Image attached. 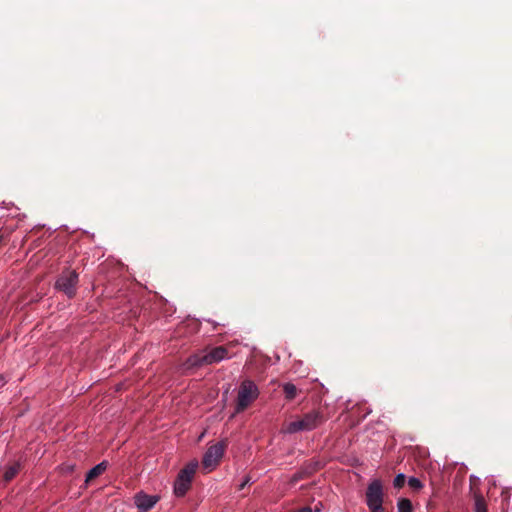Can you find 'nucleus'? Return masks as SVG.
Masks as SVG:
<instances>
[{
    "instance_id": "4",
    "label": "nucleus",
    "mask_w": 512,
    "mask_h": 512,
    "mask_svg": "<svg viewBox=\"0 0 512 512\" xmlns=\"http://www.w3.org/2000/svg\"><path fill=\"white\" fill-rule=\"evenodd\" d=\"M78 284V273L74 270H64L55 282V288L63 292L68 298L76 294Z\"/></svg>"
},
{
    "instance_id": "6",
    "label": "nucleus",
    "mask_w": 512,
    "mask_h": 512,
    "mask_svg": "<svg viewBox=\"0 0 512 512\" xmlns=\"http://www.w3.org/2000/svg\"><path fill=\"white\" fill-rule=\"evenodd\" d=\"M322 468L323 463L319 460L313 459L307 461L301 466L300 470L291 477V483L295 484L300 480L306 479Z\"/></svg>"
},
{
    "instance_id": "14",
    "label": "nucleus",
    "mask_w": 512,
    "mask_h": 512,
    "mask_svg": "<svg viewBox=\"0 0 512 512\" xmlns=\"http://www.w3.org/2000/svg\"><path fill=\"white\" fill-rule=\"evenodd\" d=\"M283 392L285 394V398L289 401L293 400L297 396V388L292 383H285L283 385Z\"/></svg>"
},
{
    "instance_id": "18",
    "label": "nucleus",
    "mask_w": 512,
    "mask_h": 512,
    "mask_svg": "<svg viewBox=\"0 0 512 512\" xmlns=\"http://www.w3.org/2000/svg\"><path fill=\"white\" fill-rule=\"evenodd\" d=\"M408 485L414 490H419L423 487V484L421 483V481L415 477L409 478Z\"/></svg>"
},
{
    "instance_id": "17",
    "label": "nucleus",
    "mask_w": 512,
    "mask_h": 512,
    "mask_svg": "<svg viewBox=\"0 0 512 512\" xmlns=\"http://www.w3.org/2000/svg\"><path fill=\"white\" fill-rule=\"evenodd\" d=\"M406 482V477L404 474H398L393 481V485L395 488H402Z\"/></svg>"
},
{
    "instance_id": "16",
    "label": "nucleus",
    "mask_w": 512,
    "mask_h": 512,
    "mask_svg": "<svg viewBox=\"0 0 512 512\" xmlns=\"http://www.w3.org/2000/svg\"><path fill=\"white\" fill-rule=\"evenodd\" d=\"M475 512H487L486 502L481 494H475Z\"/></svg>"
},
{
    "instance_id": "13",
    "label": "nucleus",
    "mask_w": 512,
    "mask_h": 512,
    "mask_svg": "<svg viewBox=\"0 0 512 512\" xmlns=\"http://www.w3.org/2000/svg\"><path fill=\"white\" fill-rule=\"evenodd\" d=\"M21 465L18 462H14L9 465L4 471V479L5 481H11L20 471Z\"/></svg>"
},
{
    "instance_id": "12",
    "label": "nucleus",
    "mask_w": 512,
    "mask_h": 512,
    "mask_svg": "<svg viewBox=\"0 0 512 512\" xmlns=\"http://www.w3.org/2000/svg\"><path fill=\"white\" fill-rule=\"evenodd\" d=\"M197 468H198V462L197 461H191L183 469H181L178 474L181 475V477H184L186 479H190V481H192L193 476L196 473Z\"/></svg>"
},
{
    "instance_id": "2",
    "label": "nucleus",
    "mask_w": 512,
    "mask_h": 512,
    "mask_svg": "<svg viewBox=\"0 0 512 512\" xmlns=\"http://www.w3.org/2000/svg\"><path fill=\"white\" fill-rule=\"evenodd\" d=\"M384 491L379 479L371 481L365 492V502L370 512H389L384 506Z\"/></svg>"
},
{
    "instance_id": "20",
    "label": "nucleus",
    "mask_w": 512,
    "mask_h": 512,
    "mask_svg": "<svg viewBox=\"0 0 512 512\" xmlns=\"http://www.w3.org/2000/svg\"><path fill=\"white\" fill-rule=\"evenodd\" d=\"M5 242V234L0 230V246Z\"/></svg>"
},
{
    "instance_id": "1",
    "label": "nucleus",
    "mask_w": 512,
    "mask_h": 512,
    "mask_svg": "<svg viewBox=\"0 0 512 512\" xmlns=\"http://www.w3.org/2000/svg\"><path fill=\"white\" fill-rule=\"evenodd\" d=\"M325 420L324 415L320 411L313 410L304 414L302 418L288 423L284 431L289 434L311 431L324 423Z\"/></svg>"
},
{
    "instance_id": "8",
    "label": "nucleus",
    "mask_w": 512,
    "mask_h": 512,
    "mask_svg": "<svg viewBox=\"0 0 512 512\" xmlns=\"http://www.w3.org/2000/svg\"><path fill=\"white\" fill-rule=\"evenodd\" d=\"M205 351V361L207 365L218 363L225 359L228 354V350L224 346H217L212 348L210 351Z\"/></svg>"
},
{
    "instance_id": "3",
    "label": "nucleus",
    "mask_w": 512,
    "mask_h": 512,
    "mask_svg": "<svg viewBox=\"0 0 512 512\" xmlns=\"http://www.w3.org/2000/svg\"><path fill=\"white\" fill-rule=\"evenodd\" d=\"M259 396L257 385L249 379H245L238 389L235 413H241L246 410Z\"/></svg>"
},
{
    "instance_id": "19",
    "label": "nucleus",
    "mask_w": 512,
    "mask_h": 512,
    "mask_svg": "<svg viewBox=\"0 0 512 512\" xmlns=\"http://www.w3.org/2000/svg\"><path fill=\"white\" fill-rule=\"evenodd\" d=\"M250 482V477H246L245 480L240 484L239 489L242 490Z\"/></svg>"
},
{
    "instance_id": "21",
    "label": "nucleus",
    "mask_w": 512,
    "mask_h": 512,
    "mask_svg": "<svg viewBox=\"0 0 512 512\" xmlns=\"http://www.w3.org/2000/svg\"><path fill=\"white\" fill-rule=\"evenodd\" d=\"M321 509H322V503H318V504L315 506V508H314L313 512H320V511H321Z\"/></svg>"
},
{
    "instance_id": "10",
    "label": "nucleus",
    "mask_w": 512,
    "mask_h": 512,
    "mask_svg": "<svg viewBox=\"0 0 512 512\" xmlns=\"http://www.w3.org/2000/svg\"><path fill=\"white\" fill-rule=\"evenodd\" d=\"M191 482L190 479H186L184 477H181V475L178 474L176 480H175V483H174V493L176 496L178 497H182L184 496L187 491L190 489L191 487Z\"/></svg>"
},
{
    "instance_id": "5",
    "label": "nucleus",
    "mask_w": 512,
    "mask_h": 512,
    "mask_svg": "<svg viewBox=\"0 0 512 512\" xmlns=\"http://www.w3.org/2000/svg\"><path fill=\"white\" fill-rule=\"evenodd\" d=\"M225 448L226 444L224 442H218L210 446L203 456V468L208 472L212 471L219 464L220 459L223 457Z\"/></svg>"
},
{
    "instance_id": "7",
    "label": "nucleus",
    "mask_w": 512,
    "mask_h": 512,
    "mask_svg": "<svg viewBox=\"0 0 512 512\" xmlns=\"http://www.w3.org/2000/svg\"><path fill=\"white\" fill-rule=\"evenodd\" d=\"M205 358L206 356L204 350L199 353H195L185 360V362L182 364V368L185 372H189L204 365H207Z\"/></svg>"
},
{
    "instance_id": "9",
    "label": "nucleus",
    "mask_w": 512,
    "mask_h": 512,
    "mask_svg": "<svg viewBox=\"0 0 512 512\" xmlns=\"http://www.w3.org/2000/svg\"><path fill=\"white\" fill-rule=\"evenodd\" d=\"M135 505L142 511H147L154 507L158 501V497L150 496L144 493H138L134 497Z\"/></svg>"
},
{
    "instance_id": "15",
    "label": "nucleus",
    "mask_w": 512,
    "mask_h": 512,
    "mask_svg": "<svg viewBox=\"0 0 512 512\" xmlns=\"http://www.w3.org/2000/svg\"><path fill=\"white\" fill-rule=\"evenodd\" d=\"M398 512H412V503L407 498H400L397 502Z\"/></svg>"
},
{
    "instance_id": "11",
    "label": "nucleus",
    "mask_w": 512,
    "mask_h": 512,
    "mask_svg": "<svg viewBox=\"0 0 512 512\" xmlns=\"http://www.w3.org/2000/svg\"><path fill=\"white\" fill-rule=\"evenodd\" d=\"M107 467H108V462L107 461H102L101 463H99L96 466H94L86 474L85 482L86 483H90L91 481H93L94 479L99 477L101 474L104 473V471L107 469Z\"/></svg>"
}]
</instances>
